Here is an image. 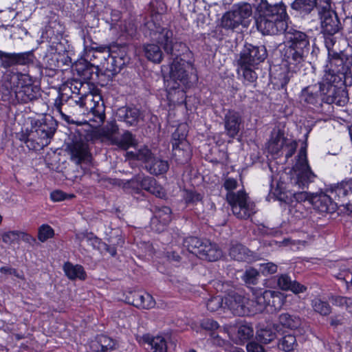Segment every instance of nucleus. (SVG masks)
Listing matches in <instances>:
<instances>
[{"label": "nucleus", "mask_w": 352, "mask_h": 352, "mask_svg": "<svg viewBox=\"0 0 352 352\" xmlns=\"http://www.w3.org/2000/svg\"><path fill=\"white\" fill-rule=\"evenodd\" d=\"M74 103L80 107L85 108L94 116V120L98 124L104 120V107L100 94L85 91L80 97L74 98Z\"/></svg>", "instance_id": "obj_9"}, {"label": "nucleus", "mask_w": 352, "mask_h": 352, "mask_svg": "<svg viewBox=\"0 0 352 352\" xmlns=\"http://www.w3.org/2000/svg\"><path fill=\"white\" fill-rule=\"evenodd\" d=\"M311 204L321 212H334L337 209V204L333 201L330 193L320 192L313 195Z\"/></svg>", "instance_id": "obj_19"}, {"label": "nucleus", "mask_w": 352, "mask_h": 352, "mask_svg": "<svg viewBox=\"0 0 352 352\" xmlns=\"http://www.w3.org/2000/svg\"><path fill=\"white\" fill-rule=\"evenodd\" d=\"M144 52L147 59L153 63H160L162 60V52L157 45H145L144 46Z\"/></svg>", "instance_id": "obj_34"}, {"label": "nucleus", "mask_w": 352, "mask_h": 352, "mask_svg": "<svg viewBox=\"0 0 352 352\" xmlns=\"http://www.w3.org/2000/svg\"><path fill=\"white\" fill-rule=\"evenodd\" d=\"M345 182V186L346 187V189L348 190V193L349 192H352V179H350L349 181H344Z\"/></svg>", "instance_id": "obj_64"}, {"label": "nucleus", "mask_w": 352, "mask_h": 352, "mask_svg": "<svg viewBox=\"0 0 352 352\" xmlns=\"http://www.w3.org/2000/svg\"><path fill=\"white\" fill-rule=\"evenodd\" d=\"M126 157L129 160H140L146 163V168L153 175L165 173L168 169V164L166 160L152 156L147 147L140 148L138 151H129L126 153Z\"/></svg>", "instance_id": "obj_8"}, {"label": "nucleus", "mask_w": 352, "mask_h": 352, "mask_svg": "<svg viewBox=\"0 0 352 352\" xmlns=\"http://www.w3.org/2000/svg\"><path fill=\"white\" fill-rule=\"evenodd\" d=\"M289 290H291L295 294H300L305 292L306 287L304 285L300 284L297 282H292L291 287H289Z\"/></svg>", "instance_id": "obj_58"}, {"label": "nucleus", "mask_w": 352, "mask_h": 352, "mask_svg": "<svg viewBox=\"0 0 352 352\" xmlns=\"http://www.w3.org/2000/svg\"><path fill=\"white\" fill-rule=\"evenodd\" d=\"M300 324L301 320L299 317L285 313L279 316L278 322L274 325V328L280 334H283L285 329H296Z\"/></svg>", "instance_id": "obj_22"}, {"label": "nucleus", "mask_w": 352, "mask_h": 352, "mask_svg": "<svg viewBox=\"0 0 352 352\" xmlns=\"http://www.w3.org/2000/svg\"><path fill=\"white\" fill-rule=\"evenodd\" d=\"M292 282L289 276L286 274H282L278 278V285L283 290H289Z\"/></svg>", "instance_id": "obj_55"}, {"label": "nucleus", "mask_w": 352, "mask_h": 352, "mask_svg": "<svg viewBox=\"0 0 352 352\" xmlns=\"http://www.w3.org/2000/svg\"><path fill=\"white\" fill-rule=\"evenodd\" d=\"M259 270L263 275L274 274L277 271V265L271 262L261 263Z\"/></svg>", "instance_id": "obj_51"}, {"label": "nucleus", "mask_w": 352, "mask_h": 352, "mask_svg": "<svg viewBox=\"0 0 352 352\" xmlns=\"http://www.w3.org/2000/svg\"><path fill=\"white\" fill-rule=\"evenodd\" d=\"M55 127L46 122L41 123L35 129V135L37 137L38 144L47 146L50 144L51 138L55 132Z\"/></svg>", "instance_id": "obj_29"}, {"label": "nucleus", "mask_w": 352, "mask_h": 352, "mask_svg": "<svg viewBox=\"0 0 352 352\" xmlns=\"http://www.w3.org/2000/svg\"><path fill=\"white\" fill-rule=\"evenodd\" d=\"M65 276L72 280H84L87 278V274L84 267L78 264H73L70 262H66L63 267Z\"/></svg>", "instance_id": "obj_30"}, {"label": "nucleus", "mask_w": 352, "mask_h": 352, "mask_svg": "<svg viewBox=\"0 0 352 352\" xmlns=\"http://www.w3.org/2000/svg\"><path fill=\"white\" fill-rule=\"evenodd\" d=\"M0 272L4 274H13L17 276H19L17 274H16V272L15 270L6 267H2L0 268Z\"/></svg>", "instance_id": "obj_60"}, {"label": "nucleus", "mask_w": 352, "mask_h": 352, "mask_svg": "<svg viewBox=\"0 0 352 352\" xmlns=\"http://www.w3.org/2000/svg\"><path fill=\"white\" fill-rule=\"evenodd\" d=\"M223 299L220 296L211 298L207 302V309L210 311H217L220 309H226V305H223Z\"/></svg>", "instance_id": "obj_43"}, {"label": "nucleus", "mask_w": 352, "mask_h": 352, "mask_svg": "<svg viewBox=\"0 0 352 352\" xmlns=\"http://www.w3.org/2000/svg\"><path fill=\"white\" fill-rule=\"evenodd\" d=\"M311 306L316 312L322 316H327L331 311L329 304L318 298H316L311 301Z\"/></svg>", "instance_id": "obj_38"}, {"label": "nucleus", "mask_w": 352, "mask_h": 352, "mask_svg": "<svg viewBox=\"0 0 352 352\" xmlns=\"http://www.w3.org/2000/svg\"><path fill=\"white\" fill-rule=\"evenodd\" d=\"M267 52L264 46H254L246 44L241 52L239 63L241 66H252L253 67L264 61Z\"/></svg>", "instance_id": "obj_14"}, {"label": "nucleus", "mask_w": 352, "mask_h": 352, "mask_svg": "<svg viewBox=\"0 0 352 352\" xmlns=\"http://www.w3.org/2000/svg\"><path fill=\"white\" fill-rule=\"evenodd\" d=\"M151 30V35L157 40L168 53L175 55L176 58L168 65L162 66L164 85L167 93V100L170 104H182L186 100V89L189 87L188 74L186 67L189 65L178 54L175 53L177 45L184 47L182 43H174L173 32L166 28L156 25L153 21L146 23Z\"/></svg>", "instance_id": "obj_1"}, {"label": "nucleus", "mask_w": 352, "mask_h": 352, "mask_svg": "<svg viewBox=\"0 0 352 352\" xmlns=\"http://www.w3.org/2000/svg\"><path fill=\"white\" fill-rule=\"evenodd\" d=\"M173 155L175 160L179 163L188 162L190 157V145L188 142H183V144H177L173 143Z\"/></svg>", "instance_id": "obj_32"}, {"label": "nucleus", "mask_w": 352, "mask_h": 352, "mask_svg": "<svg viewBox=\"0 0 352 352\" xmlns=\"http://www.w3.org/2000/svg\"><path fill=\"white\" fill-rule=\"evenodd\" d=\"M322 6V3L320 4V7ZM315 7L317 8L318 11L320 10V5L318 3V0H295L292 3V9L302 16L309 14Z\"/></svg>", "instance_id": "obj_31"}, {"label": "nucleus", "mask_w": 352, "mask_h": 352, "mask_svg": "<svg viewBox=\"0 0 352 352\" xmlns=\"http://www.w3.org/2000/svg\"><path fill=\"white\" fill-rule=\"evenodd\" d=\"M274 327H267L261 328L256 331L257 340L263 344H268L276 338Z\"/></svg>", "instance_id": "obj_37"}, {"label": "nucleus", "mask_w": 352, "mask_h": 352, "mask_svg": "<svg viewBox=\"0 0 352 352\" xmlns=\"http://www.w3.org/2000/svg\"><path fill=\"white\" fill-rule=\"evenodd\" d=\"M254 298L250 300V306L252 308V314L262 311L267 305L271 303L273 292L271 290L254 289L252 292Z\"/></svg>", "instance_id": "obj_20"}, {"label": "nucleus", "mask_w": 352, "mask_h": 352, "mask_svg": "<svg viewBox=\"0 0 352 352\" xmlns=\"http://www.w3.org/2000/svg\"><path fill=\"white\" fill-rule=\"evenodd\" d=\"M332 303L336 306L344 307L345 303H346V297L333 296L332 298Z\"/></svg>", "instance_id": "obj_59"}, {"label": "nucleus", "mask_w": 352, "mask_h": 352, "mask_svg": "<svg viewBox=\"0 0 352 352\" xmlns=\"http://www.w3.org/2000/svg\"><path fill=\"white\" fill-rule=\"evenodd\" d=\"M133 300L129 298L128 302L142 309H151L155 307V301L153 296L145 292H135L131 294Z\"/></svg>", "instance_id": "obj_27"}, {"label": "nucleus", "mask_w": 352, "mask_h": 352, "mask_svg": "<svg viewBox=\"0 0 352 352\" xmlns=\"http://www.w3.org/2000/svg\"><path fill=\"white\" fill-rule=\"evenodd\" d=\"M252 8L247 3L234 5L232 10L226 12L221 18V25L227 30H234L240 25L248 27L252 16Z\"/></svg>", "instance_id": "obj_7"}, {"label": "nucleus", "mask_w": 352, "mask_h": 352, "mask_svg": "<svg viewBox=\"0 0 352 352\" xmlns=\"http://www.w3.org/2000/svg\"><path fill=\"white\" fill-rule=\"evenodd\" d=\"M297 147V142L292 139H285L280 131H273L268 142V151L272 154H278L282 151L285 153V157H290Z\"/></svg>", "instance_id": "obj_13"}, {"label": "nucleus", "mask_w": 352, "mask_h": 352, "mask_svg": "<svg viewBox=\"0 0 352 352\" xmlns=\"http://www.w3.org/2000/svg\"><path fill=\"white\" fill-rule=\"evenodd\" d=\"M256 27L263 34H275L287 32L288 16L283 4L269 5L262 1L257 8Z\"/></svg>", "instance_id": "obj_5"}, {"label": "nucleus", "mask_w": 352, "mask_h": 352, "mask_svg": "<svg viewBox=\"0 0 352 352\" xmlns=\"http://www.w3.org/2000/svg\"><path fill=\"white\" fill-rule=\"evenodd\" d=\"M243 69L244 80L249 82H254L257 79L256 72L251 68L252 66H241Z\"/></svg>", "instance_id": "obj_50"}, {"label": "nucleus", "mask_w": 352, "mask_h": 352, "mask_svg": "<svg viewBox=\"0 0 352 352\" xmlns=\"http://www.w3.org/2000/svg\"><path fill=\"white\" fill-rule=\"evenodd\" d=\"M69 149L72 158L76 163L89 161L90 153L87 143L82 141L74 142L69 146Z\"/></svg>", "instance_id": "obj_24"}, {"label": "nucleus", "mask_w": 352, "mask_h": 352, "mask_svg": "<svg viewBox=\"0 0 352 352\" xmlns=\"http://www.w3.org/2000/svg\"><path fill=\"white\" fill-rule=\"evenodd\" d=\"M248 352H265L264 348L255 342H250L246 346Z\"/></svg>", "instance_id": "obj_57"}, {"label": "nucleus", "mask_w": 352, "mask_h": 352, "mask_svg": "<svg viewBox=\"0 0 352 352\" xmlns=\"http://www.w3.org/2000/svg\"><path fill=\"white\" fill-rule=\"evenodd\" d=\"M228 190L227 201L231 206L233 214L239 219H248L255 213V205L251 201L247 194L239 190L237 193L232 192L237 187V181L233 178H228L224 183Z\"/></svg>", "instance_id": "obj_6"}, {"label": "nucleus", "mask_w": 352, "mask_h": 352, "mask_svg": "<svg viewBox=\"0 0 352 352\" xmlns=\"http://www.w3.org/2000/svg\"><path fill=\"white\" fill-rule=\"evenodd\" d=\"M320 7L318 14L320 18L321 29L323 34L332 36L340 30V23L336 14L331 10L329 0H318Z\"/></svg>", "instance_id": "obj_11"}, {"label": "nucleus", "mask_w": 352, "mask_h": 352, "mask_svg": "<svg viewBox=\"0 0 352 352\" xmlns=\"http://www.w3.org/2000/svg\"><path fill=\"white\" fill-rule=\"evenodd\" d=\"M0 61L1 66L6 69L15 65L14 53H7L0 50Z\"/></svg>", "instance_id": "obj_45"}, {"label": "nucleus", "mask_w": 352, "mask_h": 352, "mask_svg": "<svg viewBox=\"0 0 352 352\" xmlns=\"http://www.w3.org/2000/svg\"><path fill=\"white\" fill-rule=\"evenodd\" d=\"M109 60L111 61V70L114 72L120 71L122 69V67L125 65V60L122 55L120 56H116L111 54L109 56Z\"/></svg>", "instance_id": "obj_46"}, {"label": "nucleus", "mask_w": 352, "mask_h": 352, "mask_svg": "<svg viewBox=\"0 0 352 352\" xmlns=\"http://www.w3.org/2000/svg\"><path fill=\"white\" fill-rule=\"evenodd\" d=\"M349 311L352 312V299L346 297V303L344 307Z\"/></svg>", "instance_id": "obj_62"}, {"label": "nucleus", "mask_w": 352, "mask_h": 352, "mask_svg": "<svg viewBox=\"0 0 352 352\" xmlns=\"http://www.w3.org/2000/svg\"><path fill=\"white\" fill-rule=\"evenodd\" d=\"M273 296L271 297L270 306L273 307L275 309H280L285 302V296L283 294L279 292L272 291Z\"/></svg>", "instance_id": "obj_48"}, {"label": "nucleus", "mask_w": 352, "mask_h": 352, "mask_svg": "<svg viewBox=\"0 0 352 352\" xmlns=\"http://www.w3.org/2000/svg\"><path fill=\"white\" fill-rule=\"evenodd\" d=\"M167 336L157 335L155 337L149 334L143 335L138 340L141 344H148L154 352H167Z\"/></svg>", "instance_id": "obj_25"}, {"label": "nucleus", "mask_w": 352, "mask_h": 352, "mask_svg": "<svg viewBox=\"0 0 352 352\" xmlns=\"http://www.w3.org/2000/svg\"><path fill=\"white\" fill-rule=\"evenodd\" d=\"M130 185L131 186L137 185L138 186V188L140 187L157 197L162 198L165 197L164 188L156 183L154 178L139 175L130 181Z\"/></svg>", "instance_id": "obj_17"}, {"label": "nucleus", "mask_w": 352, "mask_h": 352, "mask_svg": "<svg viewBox=\"0 0 352 352\" xmlns=\"http://www.w3.org/2000/svg\"><path fill=\"white\" fill-rule=\"evenodd\" d=\"M225 130L228 136L234 138L241 129V116L237 111L230 110L225 115Z\"/></svg>", "instance_id": "obj_21"}, {"label": "nucleus", "mask_w": 352, "mask_h": 352, "mask_svg": "<svg viewBox=\"0 0 352 352\" xmlns=\"http://www.w3.org/2000/svg\"><path fill=\"white\" fill-rule=\"evenodd\" d=\"M334 44V40L331 37H328L325 38V45L328 50V58L327 60L326 65L324 67L329 64V60H331L333 58H341L343 60V63H345L346 60H350L352 62L351 57H346L344 54H338V53L332 52L331 50V47H333Z\"/></svg>", "instance_id": "obj_40"}, {"label": "nucleus", "mask_w": 352, "mask_h": 352, "mask_svg": "<svg viewBox=\"0 0 352 352\" xmlns=\"http://www.w3.org/2000/svg\"><path fill=\"white\" fill-rule=\"evenodd\" d=\"M285 37V47L282 51V67L287 72L283 80L287 83L293 74L300 72L304 65L309 52V41L304 32L298 30L286 32Z\"/></svg>", "instance_id": "obj_4"}, {"label": "nucleus", "mask_w": 352, "mask_h": 352, "mask_svg": "<svg viewBox=\"0 0 352 352\" xmlns=\"http://www.w3.org/2000/svg\"><path fill=\"white\" fill-rule=\"evenodd\" d=\"M226 309L238 316L252 314V308L250 306V299L236 294H229L225 298Z\"/></svg>", "instance_id": "obj_16"}, {"label": "nucleus", "mask_w": 352, "mask_h": 352, "mask_svg": "<svg viewBox=\"0 0 352 352\" xmlns=\"http://www.w3.org/2000/svg\"><path fill=\"white\" fill-rule=\"evenodd\" d=\"M89 241L91 243V245L94 247V248H98V245H100V241L98 238L96 237V236H93V237H91L89 239Z\"/></svg>", "instance_id": "obj_61"}, {"label": "nucleus", "mask_w": 352, "mask_h": 352, "mask_svg": "<svg viewBox=\"0 0 352 352\" xmlns=\"http://www.w3.org/2000/svg\"><path fill=\"white\" fill-rule=\"evenodd\" d=\"M201 326L206 330H214L219 328L218 323L212 319L204 320L201 323Z\"/></svg>", "instance_id": "obj_56"}, {"label": "nucleus", "mask_w": 352, "mask_h": 352, "mask_svg": "<svg viewBox=\"0 0 352 352\" xmlns=\"http://www.w3.org/2000/svg\"><path fill=\"white\" fill-rule=\"evenodd\" d=\"M100 134L111 144L126 150L135 144V140L129 131L120 133L118 126L115 123H110L100 131Z\"/></svg>", "instance_id": "obj_10"}, {"label": "nucleus", "mask_w": 352, "mask_h": 352, "mask_svg": "<svg viewBox=\"0 0 352 352\" xmlns=\"http://www.w3.org/2000/svg\"><path fill=\"white\" fill-rule=\"evenodd\" d=\"M72 95L70 98L74 101V98H78V97H80L82 94H84L85 92L82 91V89H85L84 85L81 82L74 81V82L71 83V87H69Z\"/></svg>", "instance_id": "obj_49"}, {"label": "nucleus", "mask_w": 352, "mask_h": 352, "mask_svg": "<svg viewBox=\"0 0 352 352\" xmlns=\"http://www.w3.org/2000/svg\"><path fill=\"white\" fill-rule=\"evenodd\" d=\"M184 199L186 203H195L201 200V195L192 190H185L183 193Z\"/></svg>", "instance_id": "obj_52"}, {"label": "nucleus", "mask_w": 352, "mask_h": 352, "mask_svg": "<svg viewBox=\"0 0 352 352\" xmlns=\"http://www.w3.org/2000/svg\"><path fill=\"white\" fill-rule=\"evenodd\" d=\"M330 324H331V326L337 327V326H338L339 324H341V320L338 318L337 317L332 318L331 319Z\"/></svg>", "instance_id": "obj_63"}, {"label": "nucleus", "mask_w": 352, "mask_h": 352, "mask_svg": "<svg viewBox=\"0 0 352 352\" xmlns=\"http://www.w3.org/2000/svg\"><path fill=\"white\" fill-rule=\"evenodd\" d=\"M229 338L236 344H242L254 336L252 325L246 322H239L235 325L225 327Z\"/></svg>", "instance_id": "obj_15"}, {"label": "nucleus", "mask_w": 352, "mask_h": 352, "mask_svg": "<svg viewBox=\"0 0 352 352\" xmlns=\"http://www.w3.org/2000/svg\"><path fill=\"white\" fill-rule=\"evenodd\" d=\"M122 112L124 113L122 116L124 121L130 126L135 125L138 123L141 119V113L137 108H129L124 110H122Z\"/></svg>", "instance_id": "obj_36"}, {"label": "nucleus", "mask_w": 352, "mask_h": 352, "mask_svg": "<svg viewBox=\"0 0 352 352\" xmlns=\"http://www.w3.org/2000/svg\"><path fill=\"white\" fill-rule=\"evenodd\" d=\"M171 221V210L168 207L158 209L151 219V228L156 232H162Z\"/></svg>", "instance_id": "obj_23"}, {"label": "nucleus", "mask_w": 352, "mask_h": 352, "mask_svg": "<svg viewBox=\"0 0 352 352\" xmlns=\"http://www.w3.org/2000/svg\"><path fill=\"white\" fill-rule=\"evenodd\" d=\"M14 92L18 101L26 103L39 96L40 89L34 85L33 80L29 75L20 74L17 78Z\"/></svg>", "instance_id": "obj_12"}, {"label": "nucleus", "mask_w": 352, "mask_h": 352, "mask_svg": "<svg viewBox=\"0 0 352 352\" xmlns=\"http://www.w3.org/2000/svg\"><path fill=\"white\" fill-rule=\"evenodd\" d=\"M327 192L330 193L332 197L333 196L335 199L336 197L338 198L344 197L349 194L348 190L345 186L344 181L342 182L340 184H338L337 186L331 188L327 190Z\"/></svg>", "instance_id": "obj_44"}, {"label": "nucleus", "mask_w": 352, "mask_h": 352, "mask_svg": "<svg viewBox=\"0 0 352 352\" xmlns=\"http://www.w3.org/2000/svg\"><path fill=\"white\" fill-rule=\"evenodd\" d=\"M188 132V126L185 123L179 124L173 133L172 144L176 142L177 144H183V142H187L186 140Z\"/></svg>", "instance_id": "obj_39"}, {"label": "nucleus", "mask_w": 352, "mask_h": 352, "mask_svg": "<svg viewBox=\"0 0 352 352\" xmlns=\"http://www.w3.org/2000/svg\"><path fill=\"white\" fill-rule=\"evenodd\" d=\"M199 258L208 261H215L222 256V251L215 243L208 240H204Z\"/></svg>", "instance_id": "obj_26"}, {"label": "nucleus", "mask_w": 352, "mask_h": 352, "mask_svg": "<svg viewBox=\"0 0 352 352\" xmlns=\"http://www.w3.org/2000/svg\"><path fill=\"white\" fill-rule=\"evenodd\" d=\"M73 197V195H67L61 190H54L50 194V198L53 201H61Z\"/></svg>", "instance_id": "obj_54"}, {"label": "nucleus", "mask_w": 352, "mask_h": 352, "mask_svg": "<svg viewBox=\"0 0 352 352\" xmlns=\"http://www.w3.org/2000/svg\"><path fill=\"white\" fill-rule=\"evenodd\" d=\"M14 56L15 65H26L31 61L30 56L28 53H14Z\"/></svg>", "instance_id": "obj_53"}, {"label": "nucleus", "mask_w": 352, "mask_h": 352, "mask_svg": "<svg viewBox=\"0 0 352 352\" xmlns=\"http://www.w3.org/2000/svg\"><path fill=\"white\" fill-rule=\"evenodd\" d=\"M204 245V241L200 240L197 237L195 236H189L184 239V246L187 250L199 257V255L201 252V248Z\"/></svg>", "instance_id": "obj_35"}, {"label": "nucleus", "mask_w": 352, "mask_h": 352, "mask_svg": "<svg viewBox=\"0 0 352 352\" xmlns=\"http://www.w3.org/2000/svg\"><path fill=\"white\" fill-rule=\"evenodd\" d=\"M324 72L320 82L321 93L327 96L326 100L328 103L344 106L348 98L344 89L338 85L346 83L351 78L352 62L348 60L344 63L341 58H334L329 60Z\"/></svg>", "instance_id": "obj_3"}, {"label": "nucleus", "mask_w": 352, "mask_h": 352, "mask_svg": "<svg viewBox=\"0 0 352 352\" xmlns=\"http://www.w3.org/2000/svg\"><path fill=\"white\" fill-rule=\"evenodd\" d=\"M258 276L259 273L256 270L250 268L245 271L243 276V279L247 284L255 285L257 282Z\"/></svg>", "instance_id": "obj_47"}, {"label": "nucleus", "mask_w": 352, "mask_h": 352, "mask_svg": "<svg viewBox=\"0 0 352 352\" xmlns=\"http://www.w3.org/2000/svg\"><path fill=\"white\" fill-rule=\"evenodd\" d=\"M250 252L241 244L233 245L230 250V256L232 258L239 261H250Z\"/></svg>", "instance_id": "obj_33"}, {"label": "nucleus", "mask_w": 352, "mask_h": 352, "mask_svg": "<svg viewBox=\"0 0 352 352\" xmlns=\"http://www.w3.org/2000/svg\"><path fill=\"white\" fill-rule=\"evenodd\" d=\"M289 175L287 173H282L279 180L277 176L272 177V186H274V182H276V187L280 190V194H284L285 190L290 191V186H297L299 189H304L307 187L308 184L314 182L316 177L315 174L311 171L307 162V151L305 148H302L299 151L296 157L295 163L289 170ZM289 192L293 195L294 199L297 201L295 207L296 208V217H304L305 214L300 210L302 208L300 203L302 201L308 200L311 204V198L314 195H309L307 192Z\"/></svg>", "instance_id": "obj_2"}, {"label": "nucleus", "mask_w": 352, "mask_h": 352, "mask_svg": "<svg viewBox=\"0 0 352 352\" xmlns=\"http://www.w3.org/2000/svg\"><path fill=\"white\" fill-rule=\"evenodd\" d=\"M117 342L111 338L106 336H99L95 341L91 342L90 348L95 352H107L116 349Z\"/></svg>", "instance_id": "obj_28"}, {"label": "nucleus", "mask_w": 352, "mask_h": 352, "mask_svg": "<svg viewBox=\"0 0 352 352\" xmlns=\"http://www.w3.org/2000/svg\"><path fill=\"white\" fill-rule=\"evenodd\" d=\"M1 240L8 247L13 248L19 245L21 241L29 244L35 241L34 238L30 234L19 230L5 231L1 234Z\"/></svg>", "instance_id": "obj_18"}, {"label": "nucleus", "mask_w": 352, "mask_h": 352, "mask_svg": "<svg viewBox=\"0 0 352 352\" xmlns=\"http://www.w3.org/2000/svg\"><path fill=\"white\" fill-rule=\"evenodd\" d=\"M281 349L287 352L294 350L297 346L296 337L292 334L285 336L280 342Z\"/></svg>", "instance_id": "obj_41"}, {"label": "nucleus", "mask_w": 352, "mask_h": 352, "mask_svg": "<svg viewBox=\"0 0 352 352\" xmlns=\"http://www.w3.org/2000/svg\"><path fill=\"white\" fill-rule=\"evenodd\" d=\"M54 234L53 228L47 224H43L38 229V239L41 242H45L52 238Z\"/></svg>", "instance_id": "obj_42"}]
</instances>
